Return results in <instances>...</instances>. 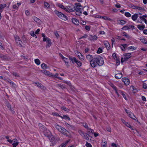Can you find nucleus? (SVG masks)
<instances>
[{"label": "nucleus", "instance_id": "31", "mask_svg": "<svg viewBox=\"0 0 147 147\" xmlns=\"http://www.w3.org/2000/svg\"><path fill=\"white\" fill-rule=\"evenodd\" d=\"M82 9H80L76 10V14L78 16H80V15L82 13Z\"/></svg>", "mask_w": 147, "mask_h": 147}, {"label": "nucleus", "instance_id": "25", "mask_svg": "<svg viewBox=\"0 0 147 147\" xmlns=\"http://www.w3.org/2000/svg\"><path fill=\"white\" fill-rule=\"evenodd\" d=\"M138 17V15L137 13H135L131 16V18L133 21L136 20Z\"/></svg>", "mask_w": 147, "mask_h": 147}, {"label": "nucleus", "instance_id": "24", "mask_svg": "<svg viewBox=\"0 0 147 147\" xmlns=\"http://www.w3.org/2000/svg\"><path fill=\"white\" fill-rule=\"evenodd\" d=\"M145 26L144 25H138L137 26V27L138 29L140 30H142L144 28Z\"/></svg>", "mask_w": 147, "mask_h": 147}, {"label": "nucleus", "instance_id": "11", "mask_svg": "<svg viewBox=\"0 0 147 147\" xmlns=\"http://www.w3.org/2000/svg\"><path fill=\"white\" fill-rule=\"evenodd\" d=\"M4 80H5L6 82H9L13 87L15 86L16 85L9 79H4Z\"/></svg>", "mask_w": 147, "mask_h": 147}, {"label": "nucleus", "instance_id": "58", "mask_svg": "<svg viewBox=\"0 0 147 147\" xmlns=\"http://www.w3.org/2000/svg\"><path fill=\"white\" fill-rule=\"evenodd\" d=\"M88 36L87 34H84L83 36H82L81 37H80L79 38V39H80L82 38H86L88 37Z\"/></svg>", "mask_w": 147, "mask_h": 147}, {"label": "nucleus", "instance_id": "8", "mask_svg": "<svg viewBox=\"0 0 147 147\" xmlns=\"http://www.w3.org/2000/svg\"><path fill=\"white\" fill-rule=\"evenodd\" d=\"M131 53H124L123 54V55L125 58V60L127 61L128 59L130 58L131 57Z\"/></svg>", "mask_w": 147, "mask_h": 147}, {"label": "nucleus", "instance_id": "47", "mask_svg": "<svg viewBox=\"0 0 147 147\" xmlns=\"http://www.w3.org/2000/svg\"><path fill=\"white\" fill-rule=\"evenodd\" d=\"M125 15L127 17H130L131 16V14L129 12H125Z\"/></svg>", "mask_w": 147, "mask_h": 147}, {"label": "nucleus", "instance_id": "45", "mask_svg": "<svg viewBox=\"0 0 147 147\" xmlns=\"http://www.w3.org/2000/svg\"><path fill=\"white\" fill-rule=\"evenodd\" d=\"M107 142L106 141H105L103 142H102V147H107Z\"/></svg>", "mask_w": 147, "mask_h": 147}, {"label": "nucleus", "instance_id": "43", "mask_svg": "<svg viewBox=\"0 0 147 147\" xmlns=\"http://www.w3.org/2000/svg\"><path fill=\"white\" fill-rule=\"evenodd\" d=\"M88 131V133L89 134H90V133H92V134H93L94 133V131L92 129L90 128H89L87 130Z\"/></svg>", "mask_w": 147, "mask_h": 147}, {"label": "nucleus", "instance_id": "19", "mask_svg": "<svg viewBox=\"0 0 147 147\" xmlns=\"http://www.w3.org/2000/svg\"><path fill=\"white\" fill-rule=\"evenodd\" d=\"M72 21L73 23L76 25H78L79 24V22L78 20L75 18H72Z\"/></svg>", "mask_w": 147, "mask_h": 147}, {"label": "nucleus", "instance_id": "36", "mask_svg": "<svg viewBox=\"0 0 147 147\" xmlns=\"http://www.w3.org/2000/svg\"><path fill=\"white\" fill-rule=\"evenodd\" d=\"M122 34L123 36H125L126 38L128 39H129L130 38L129 36L125 32H123Z\"/></svg>", "mask_w": 147, "mask_h": 147}, {"label": "nucleus", "instance_id": "5", "mask_svg": "<svg viewBox=\"0 0 147 147\" xmlns=\"http://www.w3.org/2000/svg\"><path fill=\"white\" fill-rule=\"evenodd\" d=\"M135 27L134 26L129 25H126L123 26L121 28V29L124 30H126L129 29H131L133 30L134 29Z\"/></svg>", "mask_w": 147, "mask_h": 147}, {"label": "nucleus", "instance_id": "38", "mask_svg": "<svg viewBox=\"0 0 147 147\" xmlns=\"http://www.w3.org/2000/svg\"><path fill=\"white\" fill-rule=\"evenodd\" d=\"M57 87L60 88L62 89H63L66 88L65 86H64L59 84H57Z\"/></svg>", "mask_w": 147, "mask_h": 147}, {"label": "nucleus", "instance_id": "23", "mask_svg": "<svg viewBox=\"0 0 147 147\" xmlns=\"http://www.w3.org/2000/svg\"><path fill=\"white\" fill-rule=\"evenodd\" d=\"M41 66L42 68L44 70L47 69L49 67V66H48L47 65L44 63H42L41 65Z\"/></svg>", "mask_w": 147, "mask_h": 147}, {"label": "nucleus", "instance_id": "12", "mask_svg": "<svg viewBox=\"0 0 147 147\" xmlns=\"http://www.w3.org/2000/svg\"><path fill=\"white\" fill-rule=\"evenodd\" d=\"M75 6H74V8L75 10H78L82 9L80 8V7H81V5L79 3H76L75 4Z\"/></svg>", "mask_w": 147, "mask_h": 147}, {"label": "nucleus", "instance_id": "63", "mask_svg": "<svg viewBox=\"0 0 147 147\" xmlns=\"http://www.w3.org/2000/svg\"><path fill=\"white\" fill-rule=\"evenodd\" d=\"M63 82L64 83L67 84L68 85L70 86L71 85V83L67 81H64Z\"/></svg>", "mask_w": 147, "mask_h": 147}, {"label": "nucleus", "instance_id": "62", "mask_svg": "<svg viewBox=\"0 0 147 147\" xmlns=\"http://www.w3.org/2000/svg\"><path fill=\"white\" fill-rule=\"evenodd\" d=\"M111 86L115 91V90H117V89L116 86L113 84H112Z\"/></svg>", "mask_w": 147, "mask_h": 147}, {"label": "nucleus", "instance_id": "28", "mask_svg": "<svg viewBox=\"0 0 147 147\" xmlns=\"http://www.w3.org/2000/svg\"><path fill=\"white\" fill-rule=\"evenodd\" d=\"M86 58L87 60L90 62L94 58H93V57L92 55H90L89 54H88L86 55Z\"/></svg>", "mask_w": 147, "mask_h": 147}, {"label": "nucleus", "instance_id": "60", "mask_svg": "<svg viewBox=\"0 0 147 147\" xmlns=\"http://www.w3.org/2000/svg\"><path fill=\"white\" fill-rule=\"evenodd\" d=\"M58 6L59 8H60L62 9H63L64 8V6L60 3H59L58 4Z\"/></svg>", "mask_w": 147, "mask_h": 147}, {"label": "nucleus", "instance_id": "39", "mask_svg": "<svg viewBox=\"0 0 147 147\" xmlns=\"http://www.w3.org/2000/svg\"><path fill=\"white\" fill-rule=\"evenodd\" d=\"M68 10H69V12L70 11L72 12L74 11H75V9H74V7L72 8L70 6L68 7Z\"/></svg>", "mask_w": 147, "mask_h": 147}, {"label": "nucleus", "instance_id": "35", "mask_svg": "<svg viewBox=\"0 0 147 147\" xmlns=\"http://www.w3.org/2000/svg\"><path fill=\"white\" fill-rule=\"evenodd\" d=\"M140 40L144 44H147V41L144 38H140Z\"/></svg>", "mask_w": 147, "mask_h": 147}, {"label": "nucleus", "instance_id": "54", "mask_svg": "<svg viewBox=\"0 0 147 147\" xmlns=\"http://www.w3.org/2000/svg\"><path fill=\"white\" fill-rule=\"evenodd\" d=\"M62 109L64 110L65 111H67L69 110V109L67 108L64 106H62L61 107Z\"/></svg>", "mask_w": 147, "mask_h": 147}, {"label": "nucleus", "instance_id": "55", "mask_svg": "<svg viewBox=\"0 0 147 147\" xmlns=\"http://www.w3.org/2000/svg\"><path fill=\"white\" fill-rule=\"evenodd\" d=\"M83 126L85 128L87 129V130L89 128L87 124L86 123H84L83 124Z\"/></svg>", "mask_w": 147, "mask_h": 147}, {"label": "nucleus", "instance_id": "15", "mask_svg": "<svg viewBox=\"0 0 147 147\" xmlns=\"http://www.w3.org/2000/svg\"><path fill=\"white\" fill-rule=\"evenodd\" d=\"M13 143L12 144L13 147H16L18 144L19 142L16 139H14L13 140Z\"/></svg>", "mask_w": 147, "mask_h": 147}, {"label": "nucleus", "instance_id": "56", "mask_svg": "<svg viewBox=\"0 0 147 147\" xmlns=\"http://www.w3.org/2000/svg\"><path fill=\"white\" fill-rule=\"evenodd\" d=\"M85 145L87 147H92V146L91 144L90 143L87 142H86Z\"/></svg>", "mask_w": 147, "mask_h": 147}, {"label": "nucleus", "instance_id": "41", "mask_svg": "<svg viewBox=\"0 0 147 147\" xmlns=\"http://www.w3.org/2000/svg\"><path fill=\"white\" fill-rule=\"evenodd\" d=\"M102 52L103 51L102 49L100 47H99L96 53L98 54H100L102 53Z\"/></svg>", "mask_w": 147, "mask_h": 147}, {"label": "nucleus", "instance_id": "49", "mask_svg": "<svg viewBox=\"0 0 147 147\" xmlns=\"http://www.w3.org/2000/svg\"><path fill=\"white\" fill-rule=\"evenodd\" d=\"M63 118L65 119H68L69 121L70 120V118L67 115H63Z\"/></svg>", "mask_w": 147, "mask_h": 147}, {"label": "nucleus", "instance_id": "46", "mask_svg": "<svg viewBox=\"0 0 147 147\" xmlns=\"http://www.w3.org/2000/svg\"><path fill=\"white\" fill-rule=\"evenodd\" d=\"M34 61L36 64L37 65H38L40 64V60L38 59H35Z\"/></svg>", "mask_w": 147, "mask_h": 147}, {"label": "nucleus", "instance_id": "52", "mask_svg": "<svg viewBox=\"0 0 147 147\" xmlns=\"http://www.w3.org/2000/svg\"><path fill=\"white\" fill-rule=\"evenodd\" d=\"M102 19H104L105 20H108L109 21L111 20V19H110V18H107L106 16H102Z\"/></svg>", "mask_w": 147, "mask_h": 147}, {"label": "nucleus", "instance_id": "3", "mask_svg": "<svg viewBox=\"0 0 147 147\" xmlns=\"http://www.w3.org/2000/svg\"><path fill=\"white\" fill-rule=\"evenodd\" d=\"M125 110L127 114L130 117L132 118L133 120L138 121L137 118L134 115L133 113H131L129 110H127L126 109H125Z\"/></svg>", "mask_w": 147, "mask_h": 147}, {"label": "nucleus", "instance_id": "9", "mask_svg": "<svg viewBox=\"0 0 147 147\" xmlns=\"http://www.w3.org/2000/svg\"><path fill=\"white\" fill-rule=\"evenodd\" d=\"M98 38L97 36L95 35L92 36L90 35L88 37V40L90 41H94L96 40Z\"/></svg>", "mask_w": 147, "mask_h": 147}, {"label": "nucleus", "instance_id": "34", "mask_svg": "<svg viewBox=\"0 0 147 147\" xmlns=\"http://www.w3.org/2000/svg\"><path fill=\"white\" fill-rule=\"evenodd\" d=\"M134 8H135L136 9H137L138 10H144V8L143 7L136 6H134Z\"/></svg>", "mask_w": 147, "mask_h": 147}, {"label": "nucleus", "instance_id": "13", "mask_svg": "<svg viewBox=\"0 0 147 147\" xmlns=\"http://www.w3.org/2000/svg\"><path fill=\"white\" fill-rule=\"evenodd\" d=\"M65 125L69 129H74L75 127L74 126L69 124L67 123H65Z\"/></svg>", "mask_w": 147, "mask_h": 147}, {"label": "nucleus", "instance_id": "50", "mask_svg": "<svg viewBox=\"0 0 147 147\" xmlns=\"http://www.w3.org/2000/svg\"><path fill=\"white\" fill-rule=\"evenodd\" d=\"M44 6L45 8H48L49 7L50 5L48 3L45 2L44 3Z\"/></svg>", "mask_w": 147, "mask_h": 147}, {"label": "nucleus", "instance_id": "48", "mask_svg": "<svg viewBox=\"0 0 147 147\" xmlns=\"http://www.w3.org/2000/svg\"><path fill=\"white\" fill-rule=\"evenodd\" d=\"M76 63L79 67H80L82 64V63L80 61H78V60H77Z\"/></svg>", "mask_w": 147, "mask_h": 147}, {"label": "nucleus", "instance_id": "26", "mask_svg": "<svg viewBox=\"0 0 147 147\" xmlns=\"http://www.w3.org/2000/svg\"><path fill=\"white\" fill-rule=\"evenodd\" d=\"M122 76V74L121 73L116 74L115 75V77L117 79H120Z\"/></svg>", "mask_w": 147, "mask_h": 147}, {"label": "nucleus", "instance_id": "40", "mask_svg": "<svg viewBox=\"0 0 147 147\" xmlns=\"http://www.w3.org/2000/svg\"><path fill=\"white\" fill-rule=\"evenodd\" d=\"M119 21L120 22H119V24L121 25L124 24L126 23V21L123 20H119Z\"/></svg>", "mask_w": 147, "mask_h": 147}, {"label": "nucleus", "instance_id": "1", "mask_svg": "<svg viewBox=\"0 0 147 147\" xmlns=\"http://www.w3.org/2000/svg\"><path fill=\"white\" fill-rule=\"evenodd\" d=\"M94 61H95L96 65L99 66L102 65L104 63L103 58L100 56H98L94 58Z\"/></svg>", "mask_w": 147, "mask_h": 147}, {"label": "nucleus", "instance_id": "30", "mask_svg": "<svg viewBox=\"0 0 147 147\" xmlns=\"http://www.w3.org/2000/svg\"><path fill=\"white\" fill-rule=\"evenodd\" d=\"M55 13L59 18L61 17V15H63V13L61 12H60L57 10L54 11Z\"/></svg>", "mask_w": 147, "mask_h": 147}, {"label": "nucleus", "instance_id": "51", "mask_svg": "<svg viewBox=\"0 0 147 147\" xmlns=\"http://www.w3.org/2000/svg\"><path fill=\"white\" fill-rule=\"evenodd\" d=\"M12 74L15 77H20V76H19V74H18V73L17 72H13Z\"/></svg>", "mask_w": 147, "mask_h": 147}, {"label": "nucleus", "instance_id": "44", "mask_svg": "<svg viewBox=\"0 0 147 147\" xmlns=\"http://www.w3.org/2000/svg\"><path fill=\"white\" fill-rule=\"evenodd\" d=\"M59 75V74L57 73H56L55 75H53L52 73L51 74V76L50 77H52L53 78L55 77V78H58V77H59L57 76Z\"/></svg>", "mask_w": 147, "mask_h": 147}, {"label": "nucleus", "instance_id": "21", "mask_svg": "<svg viewBox=\"0 0 147 147\" xmlns=\"http://www.w3.org/2000/svg\"><path fill=\"white\" fill-rule=\"evenodd\" d=\"M82 137L85 139L87 140H89V137H90L89 134H87L85 133Z\"/></svg>", "mask_w": 147, "mask_h": 147}, {"label": "nucleus", "instance_id": "2", "mask_svg": "<svg viewBox=\"0 0 147 147\" xmlns=\"http://www.w3.org/2000/svg\"><path fill=\"white\" fill-rule=\"evenodd\" d=\"M44 131H43L44 135L47 137H50L52 136V133L48 129H47L45 127H43Z\"/></svg>", "mask_w": 147, "mask_h": 147}, {"label": "nucleus", "instance_id": "22", "mask_svg": "<svg viewBox=\"0 0 147 147\" xmlns=\"http://www.w3.org/2000/svg\"><path fill=\"white\" fill-rule=\"evenodd\" d=\"M41 71L46 75H47L49 76H51V73H50V72L49 71L46 70L45 69L41 70Z\"/></svg>", "mask_w": 147, "mask_h": 147}, {"label": "nucleus", "instance_id": "37", "mask_svg": "<svg viewBox=\"0 0 147 147\" xmlns=\"http://www.w3.org/2000/svg\"><path fill=\"white\" fill-rule=\"evenodd\" d=\"M143 87L145 89L147 88V80L145 81L144 82Z\"/></svg>", "mask_w": 147, "mask_h": 147}, {"label": "nucleus", "instance_id": "17", "mask_svg": "<svg viewBox=\"0 0 147 147\" xmlns=\"http://www.w3.org/2000/svg\"><path fill=\"white\" fill-rule=\"evenodd\" d=\"M69 59L73 64H74L75 63H76L78 60L75 57H69Z\"/></svg>", "mask_w": 147, "mask_h": 147}, {"label": "nucleus", "instance_id": "42", "mask_svg": "<svg viewBox=\"0 0 147 147\" xmlns=\"http://www.w3.org/2000/svg\"><path fill=\"white\" fill-rule=\"evenodd\" d=\"M33 19L36 22H39L40 20L39 18L35 16H34L33 17Z\"/></svg>", "mask_w": 147, "mask_h": 147}, {"label": "nucleus", "instance_id": "53", "mask_svg": "<svg viewBox=\"0 0 147 147\" xmlns=\"http://www.w3.org/2000/svg\"><path fill=\"white\" fill-rule=\"evenodd\" d=\"M127 49H128L129 50H131L132 49V50H134L136 49V48L133 46H130L128 47Z\"/></svg>", "mask_w": 147, "mask_h": 147}, {"label": "nucleus", "instance_id": "7", "mask_svg": "<svg viewBox=\"0 0 147 147\" xmlns=\"http://www.w3.org/2000/svg\"><path fill=\"white\" fill-rule=\"evenodd\" d=\"M59 132L66 136H68V134L69 133V132L63 127L62 128L61 131Z\"/></svg>", "mask_w": 147, "mask_h": 147}, {"label": "nucleus", "instance_id": "14", "mask_svg": "<svg viewBox=\"0 0 147 147\" xmlns=\"http://www.w3.org/2000/svg\"><path fill=\"white\" fill-rule=\"evenodd\" d=\"M119 93L121 94L122 95L123 98L125 99V100H127V94L125 92L121 90H119Z\"/></svg>", "mask_w": 147, "mask_h": 147}, {"label": "nucleus", "instance_id": "61", "mask_svg": "<svg viewBox=\"0 0 147 147\" xmlns=\"http://www.w3.org/2000/svg\"><path fill=\"white\" fill-rule=\"evenodd\" d=\"M52 115L54 116H56L58 117L59 116V114L56 112H53L52 113Z\"/></svg>", "mask_w": 147, "mask_h": 147}, {"label": "nucleus", "instance_id": "32", "mask_svg": "<svg viewBox=\"0 0 147 147\" xmlns=\"http://www.w3.org/2000/svg\"><path fill=\"white\" fill-rule=\"evenodd\" d=\"M55 127L59 132L61 131V130L62 128L63 127L59 126L57 124L55 125Z\"/></svg>", "mask_w": 147, "mask_h": 147}, {"label": "nucleus", "instance_id": "57", "mask_svg": "<svg viewBox=\"0 0 147 147\" xmlns=\"http://www.w3.org/2000/svg\"><path fill=\"white\" fill-rule=\"evenodd\" d=\"M30 34L33 37H34L36 36V34H35L34 31H31L30 33Z\"/></svg>", "mask_w": 147, "mask_h": 147}, {"label": "nucleus", "instance_id": "16", "mask_svg": "<svg viewBox=\"0 0 147 147\" xmlns=\"http://www.w3.org/2000/svg\"><path fill=\"white\" fill-rule=\"evenodd\" d=\"M90 65L92 67H95L96 66L95 61H94V58L90 62Z\"/></svg>", "mask_w": 147, "mask_h": 147}, {"label": "nucleus", "instance_id": "27", "mask_svg": "<svg viewBox=\"0 0 147 147\" xmlns=\"http://www.w3.org/2000/svg\"><path fill=\"white\" fill-rule=\"evenodd\" d=\"M6 6V4H0V12H2L3 11V9Z\"/></svg>", "mask_w": 147, "mask_h": 147}, {"label": "nucleus", "instance_id": "33", "mask_svg": "<svg viewBox=\"0 0 147 147\" xmlns=\"http://www.w3.org/2000/svg\"><path fill=\"white\" fill-rule=\"evenodd\" d=\"M60 18L64 20H67L68 18L63 13V15H61Z\"/></svg>", "mask_w": 147, "mask_h": 147}, {"label": "nucleus", "instance_id": "59", "mask_svg": "<svg viewBox=\"0 0 147 147\" xmlns=\"http://www.w3.org/2000/svg\"><path fill=\"white\" fill-rule=\"evenodd\" d=\"M78 132L82 136H83V135H84V134L85 133H84L83 132L82 130H79L78 131Z\"/></svg>", "mask_w": 147, "mask_h": 147}, {"label": "nucleus", "instance_id": "6", "mask_svg": "<svg viewBox=\"0 0 147 147\" xmlns=\"http://www.w3.org/2000/svg\"><path fill=\"white\" fill-rule=\"evenodd\" d=\"M50 142H51L50 144L51 146H53L55 145L56 144V142L55 141V138L52 135V136H51L50 137H48Z\"/></svg>", "mask_w": 147, "mask_h": 147}, {"label": "nucleus", "instance_id": "29", "mask_svg": "<svg viewBox=\"0 0 147 147\" xmlns=\"http://www.w3.org/2000/svg\"><path fill=\"white\" fill-rule=\"evenodd\" d=\"M35 84L40 89H44L45 88L44 86L40 83L36 82Z\"/></svg>", "mask_w": 147, "mask_h": 147}, {"label": "nucleus", "instance_id": "10", "mask_svg": "<svg viewBox=\"0 0 147 147\" xmlns=\"http://www.w3.org/2000/svg\"><path fill=\"white\" fill-rule=\"evenodd\" d=\"M122 80L126 85H128L129 84V80L127 78H123L122 79Z\"/></svg>", "mask_w": 147, "mask_h": 147}, {"label": "nucleus", "instance_id": "4", "mask_svg": "<svg viewBox=\"0 0 147 147\" xmlns=\"http://www.w3.org/2000/svg\"><path fill=\"white\" fill-rule=\"evenodd\" d=\"M14 38L15 39L17 43V44H18V45L20 47H22V42L20 39V38H19V37L17 36H14Z\"/></svg>", "mask_w": 147, "mask_h": 147}, {"label": "nucleus", "instance_id": "64", "mask_svg": "<svg viewBox=\"0 0 147 147\" xmlns=\"http://www.w3.org/2000/svg\"><path fill=\"white\" fill-rule=\"evenodd\" d=\"M111 146L112 147H117V145L115 143H113L111 144Z\"/></svg>", "mask_w": 147, "mask_h": 147}, {"label": "nucleus", "instance_id": "18", "mask_svg": "<svg viewBox=\"0 0 147 147\" xmlns=\"http://www.w3.org/2000/svg\"><path fill=\"white\" fill-rule=\"evenodd\" d=\"M104 43L105 46L107 50H109L110 49V45L109 43L107 41H105L104 42Z\"/></svg>", "mask_w": 147, "mask_h": 147}, {"label": "nucleus", "instance_id": "20", "mask_svg": "<svg viewBox=\"0 0 147 147\" xmlns=\"http://www.w3.org/2000/svg\"><path fill=\"white\" fill-rule=\"evenodd\" d=\"M46 41L47 43L48 44L46 45V47H49L51 45L52 43L51 40L49 38H48Z\"/></svg>", "mask_w": 147, "mask_h": 147}]
</instances>
